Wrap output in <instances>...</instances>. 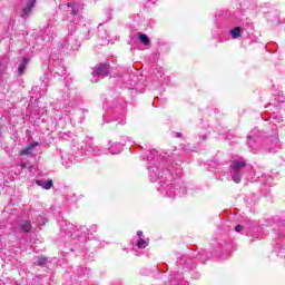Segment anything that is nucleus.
I'll return each instance as SVG.
<instances>
[{
	"label": "nucleus",
	"instance_id": "1",
	"mask_svg": "<svg viewBox=\"0 0 285 285\" xmlns=\"http://www.w3.org/2000/svg\"><path fill=\"white\" fill-rule=\"evenodd\" d=\"M148 176L150 181L159 184L158 190L165 197H181L186 195V186L181 185V157L175 153H164L159 156L157 150L150 151L147 157Z\"/></svg>",
	"mask_w": 285,
	"mask_h": 285
},
{
	"label": "nucleus",
	"instance_id": "2",
	"mask_svg": "<svg viewBox=\"0 0 285 285\" xmlns=\"http://www.w3.org/2000/svg\"><path fill=\"white\" fill-rule=\"evenodd\" d=\"M97 225H91L88 229L86 226H77L72 223L62 226V230L66 235H71L72 239H80V242H86V237L92 235V233H97Z\"/></svg>",
	"mask_w": 285,
	"mask_h": 285
},
{
	"label": "nucleus",
	"instance_id": "3",
	"mask_svg": "<svg viewBox=\"0 0 285 285\" xmlns=\"http://www.w3.org/2000/svg\"><path fill=\"white\" fill-rule=\"evenodd\" d=\"M229 173L235 184L242 183V177L246 173V160L244 158L232 160L229 166Z\"/></svg>",
	"mask_w": 285,
	"mask_h": 285
},
{
	"label": "nucleus",
	"instance_id": "4",
	"mask_svg": "<svg viewBox=\"0 0 285 285\" xmlns=\"http://www.w3.org/2000/svg\"><path fill=\"white\" fill-rule=\"evenodd\" d=\"M176 264L178 266V276L179 271H184L186 273L188 271H195V268H197V263H195V261L188 256H183L178 258Z\"/></svg>",
	"mask_w": 285,
	"mask_h": 285
},
{
	"label": "nucleus",
	"instance_id": "5",
	"mask_svg": "<svg viewBox=\"0 0 285 285\" xmlns=\"http://www.w3.org/2000/svg\"><path fill=\"white\" fill-rule=\"evenodd\" d=\"M110 75V62H100L98 63L92 71V77L96 79H104Z\"/></svg>",
	"mask_w": 285,
	"mask_h": 285
},
{
	"label": "nucleus",
	"instance_id": "6",
	"mask_svg": "<svg viewBox=\"0 0 285 285\" xmlns=\"http://www.w3.org/2000/svg\"><path fill=\"white\" fill-rule=\"evenodd\" d=\"M37 6V0H27L24 7L19 11V16L23 21H28L32 17V10Z\"/></svg>",
	"mask_w": 285,
	"mask_h": 285
},
{
	"label": "nucleus",
	"instance_id": "7",
	"mask_svg": "<svg viewBox=\"0 0 285 285\" xmlns=\"http://www.w3.org/2000/svg\"><path fill=\"white\" fill-rule=\"evenodd\" d=\"M61 47L67 50H79L81 48V43L77 40V38L72 35H69L65 38V40L61 43Z\"/></svg>",
	"mask_w": 285,
	"mask_h": 285
},
{
	"label": "nucleus",
	"instance_id": "8",
	"mask_svg": "<svg viewBox=\"0 0 285 285\" xmlns=\"http://www.w3.org/2000/svg\"><path fill=\"white\" fill-rule=\"evenodd\" d=\"M266 144L269 153H277V150L282 148V142H279V138L277 136H271L267 138Z\"/></svg>",
	"mask_w": 285,
	"mask_h": 285
},
{
	"label": "nucleus",
	"instance_id": "9",
	"mask_svg": "<svg viewBox=\"0 0 285 285\" xmlns=\"http://www.w3.org/2000/svg\"><path fill=\"white\" fill-rule=\"evenodd\" d=\"M53 68L52 72L53 75H57L58 77H63L66 75V66H63V62L61 60H53Z\"/></svg>",
	"mask_w": 285,
	"mask_h": 285
},
{
	"label": "nucleus",
	"instance_id": "10",
	"mask_svg": "<svg viewBox=\"0 0 285 285\" xmlns=\"http://www.w3.org/2000/svg\"><path fill=\"white\" fill-rule=\"evenodd\" d=\"M86 115H88V109L80 108L76 110V112L71 116L73 121H78V124H83L86 121Z\"/></svg>",
	"mask_w": 285,
	"mask_h": 285
},
{
	"label": "nucleus",
	"instance_id": "11",
	"mask_svg": "<svg viewBox=\"0 0 285 285\" xmlns=\"http://www.w3.org/2000/svg\"><path fill=\"white\" fill-rule=\"evenodd\" d=\"M43 39L45 41H52V39H55V27L50 26V24H47L45 28H43Z\"/></svg>",
	"mask_w": 285,
	"mask_h": 285
},
{
	"label": "nucleus",
	"instance_id": "12",
	"mask_svg": "<svg viewBox=\"0 0 285 285\" xmlns=\"http://www.w3.org/2000/svg\"><path fill=\"white\" fill-rule=\"evenodd\" d=\"M20 233H30L32 230V224L28 220H22L19 225Z\"/></svg>",
	"mask_w": 285,
	"mask_h": 285
},
{
	"label": "nucleus",
	"instance_id": "13",
	"mask_svg": "<svg viewBox=\"0 0 285 285\" xmlns=\"http://www.w3.org/2000/svg\"><path fill=\"white\" fill-rule=\"evenodd\" d=\"M28 63H30V58L24 57L18 66V75H23L26 72Z\"/></svg>",
	"mask_w": 285,
	"mask_h": 285
},
{
	"label": "nucleus",
	"instance_id": "14",
	"mask_svg": "<svg viewBox=\"0 0 285 285\" xmlns=\"http://www.w3.org/2000/svg\"><path fill=\"white\" fill-rule=\"evenodd\" d=\"M36 184H37V186H41V188H45V190H50V188H52V180H46V181H43V180H41V179H37L36 180Z\"/></svg>",
	"mask_w": 285,
	"mask_h": 285
},
{
	"label": "nucleus",
	"instance_id": "15",
	"mask_svg": "<svg viewBox=\"0 0 285 285\" xmlns=\"http://www.w3.org/2000/svg\"><path fill=\"white\" fill-rule=\"evenodd\" d=\"M86 150H87V153H92L94 155H99V147H97L95 145V142H92V141H89L86 145Z\"/></svg>",
	"mask_w": 285,
	"mask_h": 285
},
{
	"label": "nucleus",
	"instance_id": "16",
	"mask_svg": "<svg viewBox=\"0 0 285 285\" xmlns=\"http://www.w3.org/2000/svg\"><path fill=\"white\" fill-rule=\"evenodd\" d=\"M232 39H239L242 37V28L235 27L229 31Z\"/></svg>",
	"mask_w": 285,
	"mask_h": 285
},
{
	"label": "nucleus",
	"instance_id": "17",
	"mask_svg": "<svg viewBox=\"0 0 285 285\" xmlns=\"http://www.w3.org/2000/svg\"><path fill=\"white\" fill-rule=\"evenodd\" d=\"M35 266H46L48 264V257L41 256L33 262Z\"/></svg>",
	"mask_w": 285,
	"mask_h": 285
},
{
	"label": "nucleus",
	"instance_id": "18",
	"mask_svg": "<svg viewBox=\"0 0 285 285\" xmlns=\"http://www.w3.org/2000/svg\"><path fill=\"white\" fill-rule=\"evenodd\" d=\"M170 285H188V282L181 279V277L179 276H175L174 278H171Z\"/></svg>",
	"mask_w": 285,
	"mask_h": 285
},
{
	"label": "nucleus",
	"instance_id": "19",
	"mask_svg": "<svg viewBox=\"0 0 285 285\" xmlns=\"http://www.w3.org/2000/svg\"><path fill=\"white\" fill-rule=\"evenodd\" d=\"M138 38H139L140 43H142V46H149L150 45V38H148L146 36V33H139Z\"/></svg>",
	"mask_w": 285,
	"mask_h": 285
},
{
	"label": "nucleus",
	"instance_id": "20",
	"mask_svg": "<svg viewBox=\"0 0 285 285\" xmlns=\"http://www.w3.org/2000/svg\"><path fill=\"white\" fill-rule=\"evenodd\" d=\"M255 141H256V138L253 137V135H248L247 136V146H249V148H252V150H255Z\"/></svg>",
	"mask_w": 285,
	"mask_h": 285
},
{
	"label": "nucleus",
	"instance_id": "21",
	"mask_svg": "<svg viewBox=\"0 0 285 285\" xmlns=\"http://www.w3.org/2000/svg\"><path fill=\"white\" fill-rule=\"evenodd\" d=\"M62 166H65V168H70L72 166V160L70 159V157H62Z\"/></svg>",
	"mask_w": 285,
	"mask_h": 285
},
{
	"label": "nucleus",
	"instance_id": "22",
	"mask_svg": "<svg viewBox=\"0 0 285 285\" xmlns=\"http://www.w3.org/2000/svg\"><path fill=\"white\" fill-rule=\"evenodd\" d=\"M67 8H71V14H78L79 12V8H77V6H75V3L72 2H68L67 3Z\"/></svg>",
	"mask_w": 285,
	"mask_h": 285
},
{
	"label": "nucleus",
	"instance_id": "23",
	"mask_svg": "<svg viewBox=\"0 0 285 285\" xmlns=\"http://www.w3.org/2000/svg\"><path fill=\"white\" fill-rule=\"evenodd\" d=\"M136 246L140 249H144L148 246V242L144 240V238H139Z\"/></svg>",
	"mask_w": 285,
	"mask_h": 285
},
{
	"label": "nucleus",
	"instance_id": "24",
	"mask_svg": "<svg viewBox=\"0 0 285 285\" xmlns=\"http://www.w3.org/2000/svg\"><path fill=\"white\" fill-rule=\"evenodd\" d=\"M7 68H8V66L6 65V62L0 61V79H1V77H3V75H6Z\"/></svg>",
	"mask_w": 285,
	"mask_h": 285
},
{
	"label": "nucleus",
	"instance_id": "25",
	"mask_svg": "<svg viewBox=\"0 0 285 285\" xmlns=\"http://www.w3.org/2000/svg\"><path fill=\"white\" fill-rule=\"evenodd\" d=\"M20 155H26V156L32 155V147H27V148L22 149L20 151Z\"/></svg>",
	"mask_w": 285,
	"mask_h": 285
},
{
	"label": "nucleus",
	"instance_id": "26",
	"mask_svg": "<svg viewBox=\"0 0 285 285\" xmlns=\"http://www.w3.org/2000/svg\"><path fill=\"white\" fill-rule=\"evenodd\" d=\"M235 230H236V233H242V232L244 230V226H242V225H236V226H235Z\"/></svg>",
	"mask_w": 285,
	"mask_h": 285
},
{
	"label": "nucleus",
	"instance_id": "27",
	"mask_svg": "<svg viewBox=\"0 0 285 285\" xmlns=\"http://www.w3.org/2000/svg\"><path fill=\"white\" fill-rule=\"evenodd\" d=\"M36 146H39V142H33V144H31L30 145V148L32 149V148H36Z\"/></svg>",
	"mask_w": 285,
	"mask_h": 285
},
{
	"label": "nucleus",
	"instance_id": "28",
	"mask_svg": "<svg viewBox=\"0 0 285 285\" xmlns=\"http://www.w3.org/2000/svg\"><path fill=\"white\" fill-rule=\"evenodd\" d=\"M137 236H138V237H142V236H144V232L138 230V232H137Z\"/></svg>",
	"mask_w": 285,
	"mask_h": 285
},
{
	"label": "nucleus",
	"instance_id": "29",
	"mask_svg": "<svg viewBox=\"0 0 285 285\" xmlns=\"http://www.w3.org/2000/svg\"><path fill=\"white\" fill-rule=\"evenodd\" d=\"M207 135H204V136H200V139L203 140V141H206V139H207Z\"/></svg>",
	"mask_w": 285,
	"mask_h": 285
},
{
	"label": "nucleus",
	"instance_id": "30",
	"mask_svg": "<svg viewBox=\"0 0 285 285\" xmlns=\"http://www.w3.org/2000/svg\"><path fill=\"white\" fill-rule=\"evenodd\" d=\"M42 81H43V83H48V76H45Z\"/></svg>",
	"mask_w": 285,
	"mask_h": 285
},
{
	"label": "nucleus",
	"instance_id": "31",
	"mask_svg": "<svg viewBox=\"0 0 285 285\" xmlns=\"http://www.w3.org/2000/svg\"><path fill=\"white\" fill-rule=\"evenodd\" d=\"M197 258L200 259V262H204V259L202 258V254H198Z\"/></svg>",
	"mask_w": 285,
	"mask_h": 285
},
{
	"label": "nucleus",
	"instance_id": "32",
	"mask_svg": "<svg viewBox=\"0 0 285 285\" xmlns=\"http://www.w3.org/2000/svg\"><path fill=\"white\" fill-rule=\"evenodd\" d=\"M176 137L179 139V138H181V132H177L176 134Z\"/></svg>",
	"mask_w": 285,
	"mask_h": 285
},
{
	"label": "nucleus",
	"instance_id": "33",
	"mask_svg": "<svg viewBox=\"0 0 285 285\" xmlns=\"http://www.w3.org/2000/svg\"><path fill=\"white\" fill-rule=\"evenodd\" d=\"M91 81H94L95 83H97V81H99V79H91Z\"/></svg>",
	"mask_w": 285,
	"mask_h": 285
},
{
	"label": "nucleus",
	"instance_id": "34",
	"mask_svg": "<svg viewBox=\"0 0 285 285\" xmlns=\"http://www.w3.org/2000/svg\"><path fill=\"white\" fill-rule=\"evenodd\" d=\"M110 153H111L112 155H115V151H112V148H110Z\"/></svg>",
	"mask_w": 285,
	"mask_h": 285
},
{
	"label": "nucleus",
	"instance_id": "35",
	"mask_svg": "<svg viewBox=\"0 0 285 285\" xmlns=\"http://www.w3.org/2000/svg\"><path fill=\"white\" fill-rule=\"evenodd\" d=\"M43 87H45V88H48V85L43 83Z\"/></svg>",
	"mask_w": 285,
	"mask_h": 285
},
{
	"label": "nucleus",
	"instance_id": "36",
	"mask_svg": "<svg viewBox=\"0 0 285 285\" xmlns=\"http://www.w3.org/2000/svg\"><path fill=\"white\" fill-rule=\"evenodd\" d=\"M43 94L46 95V89H45Z\"/></svg>",
	"mask_w": 285,
	"mask_h": 285
},
{
	"label": "nucleus",
	"instance_id": "37",
	"mask_svg": "<svg viewBox=\"0 0 285 285\" xmlns=\"http://www.w3.org/2000/svg\"><path fill=\"white\" fill-rule=\"evenodd\" d=\"M0 137H1V130H0Z\"/></svg>",
	"mask_w": 285,
	"mask_h": 285
}]
</instances>
